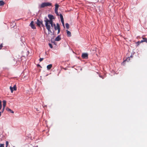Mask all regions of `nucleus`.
Returning <instances> with one entry per match:
<instances>
[{
    "instance_id": "a878e982",
    "label": "nucleus",
    "mask_w": 147,
    "mask_h": 147,
    "mask_svg": "<svg viewBox=\"0 0 147 147\" xmlns=\"http://www.w3.org/2000/svg\"><path fill=\"white\" fill-rule=\"evenodd\" d=\"M0 147H4L3 144H0Z\"/></svg>"
},
{
    "instance_id": "423d86ee",
    "label": "nucleus",
    "mask_w": 147,
    "mask_h": 147,
    "mask_svg": "<svg viewBox=\"0 0 147 147\" xmlns=\"http://www.w3.org/2000/svg\"><path fill=\"white\" fill-rule=\"evenodd\" d=\"M9 88L12 93L13 92V90L16 91L17 90V87L16 85H15L13 87L11 86H10Z\"/></svg>"
},
{
    "instance_id": "a211bd4d",
    "label": "nucleus",
    "mask_w": 147,
    "mask_h": 147,
    "mask_svg": "<svg viewBox=\"0 0 147 147\" xmlns=\"http://www.w3.org/2000/svg\"><path fill=\"white\" fill-rule=\"evenodd\" d=\"M65 26H66V28L67 29H68L69 28V24L67 23L65 24Z\"/></svg>"
},
{
    "instance_id": "393cba45",
    "label": "nucleus",
    "mask_w": 147,
    "mask_h": 147,
    "mask_svg": "<svg viewBox=\"0 0 147 147\" xmlns=\"http://www.w3.org/2000/svg\"><path fill=\"white\" fill-rule=\"evenodd\" d=\"M136 43H137V46H138L139 45H140V41H138Z\"/></svg>"
},
{
    "instance_id": "412c9836",
    "label": "nucleus",
    "mask_w": 147,
    "mask_h": 147,
    "mask_svg": "<svg viewBox=\"0 0 147 147\" xmlns=\"http://www.w3.org/2000/svg\"><path fill=\"white\" fill-rule=\"evenodd\" d=\"M3 47V43H2L0 45V50L2 49V48Z\"/></svg>"
},
{
    "instance_id": "c756f323",
    "label": "nucleus",
    "mask_w": 147,
    "mask_h": 147,
    "mask_svg": "<svg viewBox=\"0 0 147 147\" xmlns=\"http://www.w3.org/2000/svg\"><path fill=\"white\" fill-rule=\"evenodd\" d=\"M100 77H101V78H102V77L101 76H100Z\"/></svg>"
},
{
    "instance_id": "2eb2a0df",
    "label": "nucleus",
    "mask_w": 147,
    "mask_h": 147,
    "mask_svg": "<svg viewBox=\"0 0 147 147\" xmlns=\"http://www.w3.org/2000/svg\"><path fill=\"white\" fill-rule=\"evenodd\" d=\"M6 110L7 111H9L10 112L12 113H14V112L11 109H10L9 108L7 107L6 108Z\"/></svg>"
},
{
    "instance_id": "cd10ccee",
    "label": "nucleus",
    "mask_w": 147,
    "mask_h": 147,
    "mask_svg": "<svg viewBox=\"0 0 147 147\" xmlns=\"http://www.w3.org/2000/svg\"><path fill=\"white\" fill-rule=\"evenodd\" d=\"M140 43H142V42H144L143 40H142L141 41H140Z\"/></svg>"
},
{
    "instance_id": "b1692460",
    "label": "nucleus",
    "mask_w": 147,
    "mask_h": 147,
    "mask_svg": "<svg viewBox=\"0 0 147 147\" xmlns=\"http://www.w3.org/2000/svg\"><path fill=\"white\" fill-rule=\"evenodd\" d=\"M49 46L51 48H53V46L52 45L51 43H49Z\"/></svg>"
},
{
    "instance_id": "f3484780",
    "label": "nucleus",
    "mask_w": 147,
    "mask_h": 147,
    "mask_svg": "<svg viewBox=\"0 0 147 147\" xmlns=\"http://www.w3.org/2000/svg\"><path fill=\"white\" fill-rule=\"evenodd\" d=\"M59 6L57 4H56L55 5V10H58Z\"/></svg>"
},
{
    "instance_id": "6e6552de",
    "label": "nucleus",
    "mask_w": 147,
    "mask_h": 147,
    "mask_svg": "<svg viewBox=\"0 0 147 147\" xmlns=\"http://www.w3.org/2000/svg\"><path fill=\"white\" fill-rule=\"evenodd\" d=\"M59 16H60V19H61V20L62 22V25H63V26H64V27H65L64 23L63 16L61 14H60V15H59Z\"/></svg>"
},
{
    "instance_id": "1a4fd4ad",
    "label": "nucleus",
    "mask_w": 147,
    "mask_h": 147,
    "mask_svg": "<svg viewBox=\"0 0 147 147\" xmlns=\"http://www.w3.org/2000/svg\"><path fill=\"white\" fill-rule=\"evenodd\" d=\"M55 30H58V34H59L60 33V29L59 25L58 23L57 24V27H56V28H55Z\"/></svg>"
},
{
    "instance_id": "ddd939ff",
    "label": "nucleus",
    "mask_w": 147,
    "mask_h": 147,
    "mask_svg": "<svg viewBox=\"0 0 147 147\" xmlns=\"http://www.w3.org/2000/svg\"><path fill=\"white\" fill-rule=\"evenodd\" d=\"M61 40V38L59 36L56 37L55 38V40L56 41H59Z\"/></svg>"
},
{
    "instance_id": "f257e3e1",
    "label": "nucleus",
    "mask_w": 147,
    "mask_h": 147,
    "mask_svg": "<svg viewBox=\"0 0 147 147\" xmlns=\"http://www.w3.org/2000/svg\"><path fill=\"white\" fill-rule=\"evenodd\" d=\"M48 17L49 19V20L47 19L46 17H45V20L44 21L45 22V25H48V23L49 22H50L51 21H53V20L54 19L53 16L50 14L48 15Z\"/></svg>"
},
{
    "instance_id": "20e7f679",
    "label": "nucleus",
    "mask_w": 147,
    "mask_h": 147,
    "mask_svg": "<svg viewBox=\"0 0 147 147\" xmlns=\"http://www.w3.org/2000/svg\"><path fill=\"white\" fill-rule=\"evenodd\" d=\"M47 29L48 30V34H51L52 35H53V33L50 30L51 26H50L48 25H45Z\"/></svg>"
},
{
    "instance_id": "9b49d317",
    "label": "nucleus",
    "mask_w": 147,
    "mask_h": 147,
    "mask_svg": "<svg viewBox=\"0 0 147 147\" xmlns=\"http://www.w3.org/2000/svg\"><path fill=\"white\" fill-rule=\"evenodd\" d=\"M30 26L32 29H35L36 28V27L34 24V22L33 21H32L30 23Z\"/></svg>"
},
{
    "instance_id": "39448f33",
    "label": "nucleus",
    "mask_w": 147,
    "mask_h": 147,
    "mask_svg": "<svg viewBox=\"0 0 147 147\" xmlns=\"http://www.w3.org/2000/svg\"><path fill=\"white\" fill-rule=\"evenodd\" d=\"M50 24L51 25V26L52 28H53V27H54L55 29V28H56L57 26H56L55 24L54 23L53 21H51L50 22H49L48 23V25L50 26Z\"/></svg>"
},
{
    "instance_id": "aec40b11",
    "label": "nucleus",
    "mask_w": 147,
    "mask_h": 147,
    "mask_svg": "<svg viewBox=\"0 0 147 147\" xmlns=\"http://www.w3.org/2000/svg\"><path fill=\"white\" fill-rule=\"evenodd\" d=\"M55 12L56 13V14L58 16H59V14L58 12V10H55Z\"/></svg>"
},
{
    "instance_id": "9d476101",
    "label": "nucleus",
    "mask_w": 147,
    "mask_h": 147,
    "mask_svg": "<svg viewBox=\"0 0 147 147\" xmlns=\"http://www.w3.org/2000/svg\"><path fill=\"white\" fill-rule=\"evenodd\" d=\"M6 101L5 100H3V108L2 110V112H3V111L4 110L5 107L6 105Z\"/></svg>"
},
{
    "instance_id": "4468645a",
    "label": "nucleus",
    "mask_w": 147,
    "mask_h": 147,
    "mask_svg": "<svg viewBox=\"0 0 147 147\" xmlns=\"http://www.w3.org/2000/svg\"><path fill=\"white\" fill-rule=\"evenodd\" d=\"M52 65L50 64L48 65L47 66V68L48 70L50 69L52 67Z\"/></svg>"
},
{
    "instance_id": "0eeeda50",
    "label": "nucleus",
    "mask_w": 147,
    "mask_h": 147,
    "mask_svg": "<svg viewBox=\"0 0 147 147\" xmlns=\"http://www.w3.org/2000/svg\"><path fill=\"white\" fill-rule=\"evenodd\" d=\"M88 55L87 53H83L82 54V57L83 59H87L88 58Z\"/></svg>"
},
{
    "instance_id": "f8f14e48",
    "label": "nucleus",
    "mask_w": 147,
    "mask_h": 147,
    "mask_svg": "<svg viewBox=\"0 0 147 147\" xmlns=\"http://www.w3.org/2000/svg\"><path fill=\"white\" fill-rule=\"evenodd\" d=\"M67 35L68 36L70 37L71 36V32L68 30H66Z\"/></svg>"
},
{
    "instance_id": "7ed1b4c3",
    "label": "nucleus",
    "mask_w": 147,
    "mask_h": 147,
    "mask_svg": "<svg viewBox=\"0 0 147 147\" xmlns=\"http://www.w3.org/2000/svg\"><path fill=\"white\" fill-rule=\"evenodd\" d=\"M36 24L37 26L39 27H40L41 25L43 27H45L44 25L43 24L42 21H40L38 19L37 20Z\"/></svg>"
},
{
    "instance_id": "bb28decb",
    "label": "nucleus",
    "mask_w": 147,
    "mask_h": 147,
    "mask_svg": "<svg viewBox=\"0 0 147 147\" xmlns=\"http://www.w3.org/2000/svg\"><path fill=\"white\" fill-rule=\"evenodd\" d=\"M43 60V58H40L39 60V61L41 62Z\"/></svg>"
},
{
    "instance_id": "dca6fc26",
    "label": "nucleus",
    "mask_w": 147,
    "mask_h": 147,
    "mask_svg": "<svg viewBox=\"0 0 147 147\" xmlns=\"http://www.w3.org/2000/svg\"><path fill=\"white\" fill-rule=\"evenodd\" d=\"M4 4V3L3 1H0V6L3 5Z\"/></svg>"
},
{
    "instance_id": "6ab92c4d",
    "label": "nucleus",
    "mask_w": 147,
    "mask_h": 147,
    "mask_svg": "<svg viewBox=\"0 0 147 147\" xmlns=\"http://www.w3.org/2000/svg\"><path fill=\"white\" fill-rule=\"evenodd\" d=\"M143 40L144 42H146L147 43V38H143Z\"/></svg>"
},
{
    "instance_id": "5701e85b",
    "label": "nucleus",
    "mask_w": 147,
    "mask_h": 147,
    "mask_svg": "<svg viewBox=\"0 0 147 147\" xmlns=\"http://www.w3.org/2000/svg\"><path fill=\"white\" fill-rule=\"evenodd\" d=\"M8 144H9L8 142L7 141H6V147H7Z\"/></svg>"
},
{
    "instance_id": "f03ea898",
    "label": "nucleus",
    "mask_w": 147,
    "mask_h": 147,
    "mask_svg": "<svg viewBox=\"0 0 147 147\" xmlns=\"http://www.w3.org/2000/svg\"><path fill=\"white\" fill-rule=\"evenodd\" d=\"M52 5V4L49 2L43 3L40 5L41 8H43L45 7L51 6Z\"/></svg>"
},
{
    "instance_id": "c85d7f7f",
    "label": "nucleus",
    "mask_w": 147,
    "mask_h": 147,
    "mask_svg": "<svg viewBox=\"0 0 147 147\" xmlns=\"http://www.w3.org/2000/svg\"><path fill=\"white\" fill-rule=\"evenodd\" d=\"M37 66L38 67H41V66L39 64H38L37 65Z\"/></svg>"
},
{
    "instance_id": "4be33fe9",
    "label": "nucleus",
    "mask_w": 147,
    "mask_h": 147,
    "mask_svg": "<svg viewBox=\"0 0 147 147\" xmlns=\"http://www.w3.org/2000/svg\"><path fill=\"white\" fill-rule=\"evenodd\" d=\"M1 108H2L1 101L0 100V110L1 109Z\"/></svg>"
}]
</instances>
